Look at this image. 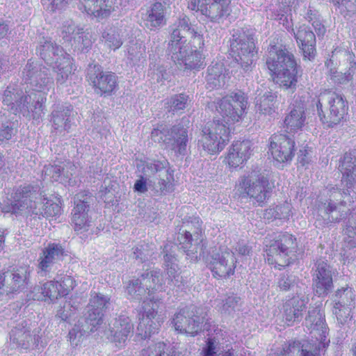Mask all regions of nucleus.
I'll list each match as a JSON object with an SVG mask.
<instances>
[{"label":"nucleus","mask_w":356,"mask_h":356,"mask_svg":"<svg viewBox=\"0 0 356 356\" xmlns=\"http://www.w3.org/2000/svg\"><path fill=\"white\" fill-rule=\"evenodd\" d=\"M127 293L134 299L143 300V313L139 314V323L136 334L145 339L152 334L157 332L161 325L159 318H156L158 309L162 304L161 299L148 296V291L140 278L129 281L127 286Z\"/></svg>","instance_id":"nucleus-1"},{"label":"nucleus","mask_w":356,"mask_h":356,"mask_svg":"<svg viewBox=\"0 0 356 356\" xmlns=\"http://www.w3.org/2000/svg\"><path fill=\"white\" fill-rule=\"evenodd\" d=\"M15 204L13 205L12 212L19 213L23 211L35 216L38 218L41 217L48 218L60 213L59 204L49 200L40 192L38 186L26 185L20 186L16 193Z\"/></svg>","instance_id":"nucleus-2"},{"label":"nucleus","mask_w":356,"mask_h":356,"mask_svg":"<svg viewBox=\"0 0 356 356\" xmlns=\"http://www.w3.org/2000/svg\"><path fill=\"white\" fill-rule=\"evenodd\" d=\"M266 65L275 81L286 89H295L298 83L299 67L292 53L286 49L271 47L268 51Z\"/></svg>","instance_id":"nucleus-3"},{"label":"nucleus","mask_w":356,"mask_h":356,"mask_svg":"<svg viewBox=\"0 0 356 356\" xmlns=\"http://www.w3.org/2000/svg\"><path fill=\"white\" fill-rule=\"evenodd\" d=\"M31 103L32 97L31 95L24 93V91L18 88L8 86L3 94V104L6 106V109L13 114L22 113L23 116L31 118L33 120H38L44 115V102L46 101L44 95H39L36 97V94Z\"/></svg>","instance_id":"nucleus-4"},{"label":"nucleus","mask_w":356,"mask_h":356,"mask_svg":"<svg viewBox=\"0 0 356 356\" xmlns=\"http://www.w3.org/2000/svg\"><path fill=\"white\" fill-rule=\"evenodd\" d=\"M316 108L322 123L326 127H332L345 118L348 105L341 95L332 90L325 89L318 97Z\"/></svg>","instance_id":"nucleus-5"},{"label":"nucleus","mask_w":356,"mask_h":356,"mask_svg":"<svg viewBox=\"0 0 356 356\" xmlns=\"http://www.w3.org/2000/svg\"><path fill=\"white\" fill-rule=\"evenodd\" d=\"M237 192L240 197L252 199L259 206H262L270 196L271 192V186L265 170L256 166L247 175L240 177Z\"/></svg>","instance_id":"nucleus-6"},{"label":"nucleus","mask_w":356,"mask_h":356,"mask_svg":"<svg viewBox=\"0 0 356 356\" xmlns=\"http://www.w3.org/2000/svg\"><path fill=\"white\" fill-rule=\"evenodd\" d=\"M234 31L231 43L232 56L245 71H248L257 54L254 33L248 29Z\"/></svg>","instance_id":"nucleus-7"},{"label":"nucleus","mask_w":356,"mask_h":356,"mask_svg":"<svg viewBox=\"0 0 356 356\" xmlns=\"http://www.w3.org/2000/svg\"><path fill=\"white\" fill-rule=\"evenodd\" d=\"M248 98L241 91L235 92L209 104V107H215L221 119L220 122L230 129L232 124L242 120L244 112L247 108ZM213 120H216L214 118Z\"/></svg>","instance_id":"nucleus-8"},{"label":"nucleus","mask_w":356,"mask_h":356,"mask_svg":"<svg viewBox=\"0 0 356 356\" xmlns=\"http://www.w3.org/2000/svg\"><path fill=\"white\" fill-rule=\"evenodd\" d=\"M266 261L276 268L289 266L298 248L296 238L291 234H280L275 241L266 245Z\"/></svg>","instance_id":"nucleus-9"},{"label":"nucleus","mask_w":356,"mask_h":356,"mask_svg":"<svg viewBox=\"0 0 356 356\" xmlns=\"http://www.w3.org/2000/svg\"><path fill=\"white\" fill-rule=\"evenodd\" d=\"M341 195V191L338 188L332 187L327 191L329 199L321 200L318 206V211L320 214L325 216V222L326 224L330 222H339L343 219L348 218V221L346 223L345 229H343L346 234L349 237H354L356 236V217L354 213L350 212L348 216V209L347 211H339L336 215L333 214L337 209V203L334 200H337V195Z\"/></svg>","instance_id":"nucleus-10"},{"label":"nucleus","mask_w":356,"mask_h":356,"mask_svg":"<svg viewBox=\"0 0 356 356\" xmlns=\"http://www.w3.org/2000/svg\"><path fill=\"white\" fill-rule=\"evenodd\" d=\"M230 131L219 120H213L203 127L198 144L208 153L220 152L229 140Z\"/></svg>","instance_id":"nucleus-11"},{"label":"nucleus","mask_w":356,"mask_h":356,"mask_svg":"<svg viewBox=\"0 0 356 356\" xmlns=\"http://www.w3.org/2000/svg\"><path fill=\"white\" fill-rule=\"evenodd\" d=\"M151 137L154 142L164 143L168 148L176 154L185 155L187 152L188 130L180 124L170 129H154L151 133Z\"/></svg>","instance_id":"nucleus-12"},{"label":"nucleus","mask_w":356,"mask_h":356,"mask_svg":"<svg viewBox=\"0 0 356 356\" xmlns=\"http://www.w3.org/2000/svg\"><path fill=\"white\" fill-rule=\"evenodd\" d=\"M190 219L185 223L188 229L184 231V234L179 233L177 236L179 241L178 248L186 253L188 259L195 261L198 258L197 249L202 242V222L199 217H191Z\"/></svg>","instance_id":"nucleus-13"},{"label":"nucleus","mask_w":356,"mask_h":356,"mask_svg":"<svg viewBox=\"0 0 356 356\" xmlns=\"http://www.w3.org/2000/svg\"><path fill=\"white\" fill-rule=\"evenodd\" d=\"M86 78L96 94L100 96L111 95L118 87L117 76L110 71H104L98 64H90L87 68Z\"/></svg>","instance_id":"nucleus-14"},{"label":"nucleus","mask_w":356,"mask_h":356,"mask_svg":"<svg viewBox=\"0 0 356 356\" xmlns=\"http://www.w3.org/2000/svg\"><path fill=\"white\" fill-rule=\"evenodd\" d=\"M31 270L28 266H22L0 273V297L4 299L10 294L19 293L26 288Z\"/></svg>","instance_id":"nucleus-15"},{"label":"nucleus","mask_w":356,"mask_h":356,"mask_svg":"<svg viewBox=\"0 0 356 356\" xmlns=\"http://www.w3.org/2000/svg\"><path fill=\"white\" fill-rule=\"evenodd\" d=\"M230 0H188V8L200 11L211 22L220 23L230 14Z\"/></svg>","instance_id":"nucleus-16"},{"label":"nucleus","mask_w":356,"mask_h":356,"mask_svg":"<svg viewBox=\"0 0 356 356\" xmlns=\"http://www.w3.org/2000/svg\"><path fill=\"white\" fill-rule=\"evenodd\" d=\"M94 201L91 193L87 191L78 193L74 197V207L72 212V222L77 233L87 232L92 226L91 218L88 216L90 204Z\"/></svg>","instance_id":"nucleus-17"},{"label":"nucleus","mask_w":356,"mask_h":356,"mask_svg":"<svg viewBox=\"0 0 356 356\" xmlns=\"http://www.w3.org/2000/svg\"><path fill=\"white\" fill-rule=\"evenodd\" d=\"M23 78L35 90L44 94L54 86V79L49 68L38 62L28 61L23 71Z\"/></svg>","instance_id":"nucleus-18"},{"label":"nucleus","mask_w":356,"mask_h":356,"mask_svg":"<svg viewBox=\"0 0 356 356\" xmlns=\"http://www.w3.org/2000/svg\"><path fill=\"white\" fill-rule=\"evenodd\" d=\"M236 263L234 253L222 247L211 255L209 268L214 277L225 278L234 274Z\"/></svg>","instance_id":"nucleus-19"},{"label":"nucleus","mask_w":356,"mask_h":356,"mask_svg":"<svg viewBox=\"0 0 356 356\" xmlns=\"http://www.w3.org/2000/svg\"><path fill=\"white\" fill-rule=\"evenodd\" d=\"M333 271L325 261L318 260L312 274V288L318 296H327L333 288Z\"/></svg>","instance_id":"nucleus-20"},{"label":"nucleus","mask_w":356,"mask_h":356,"mask_svg":"<svg viewBox=\"0 0 356 356\" xmlns=\"http://www.w3.org/2000/svg\"><path fill=\"white\" fill-rule=\"evenodd\" d=\"M295 142L282 134H274L270 138L269 151L277 162H291L294 156Z\"/></svg>","instance_id":"nucleus-21"},{"label":"nucleus","mask_w":356,"mask_h":356,"mask_svg":"<svg viewBox=\"0 0 356 356\" xmlns=\"http://www.w3.org/2000/svg\"><path fill=\"white\" fill-rule=\"evenodd\" d=\"M327 348L326 341H312L302 344L293 341L280 356H324Z\"/></svg>","instance_id":"nucleus-22"},{"label":"nucleus","mask_w":356,"mask_h":356,"mask_svg":"<svg viewBox=\"0 0 356 356\" xmlns=\"http://www.w3.org/2000/svg\"><path fill=\"white\" fill-rule=\"evenodd\" d=\"M40 339L38 332L31 331L26 321L22 322L10 332V342L24 349L38 346Z\"/></svg>","instance_id":"nucleus-23"},{"label":"nucleus","mask_w":356,"mask_h":356,"mask_svg":"<svg viewBox=\"0 0 356 356\" xmlns=\"http://www.w3.org/2000/svg\"><path fill=\"white\" fill-rule=\"evenodd\" d=\"M338 168L342 174L341 183L346 188L342 193L344 195H350L349 189L356 184V152H346L339 159Z\"/></svg>","instance_id":"nucleus-24"},{"label":"nucleus","mask_w":356,"mask_h":356,"mask_svg":"<svg viewBox=\"0 0 356 356\" xmlns=\"http://www.w3.org/2000/svg\"><path fill=\"white\" fill-rule=\"evenodd\" d=\"M309 298L301 294L293 296L283 305V318L288 325L302 320Z\"/></svg>","instance_id":"nucleus-25"},{"label":"nucleus","mask_w":356,"mask_h":356,"mask_svg":"<svg viewBox=\"0 0 356 356\" xmlns=\"http://www.w3.org/2000/svg\"><path fill=\"white\" fill-rule=\"evenodd\" d=\"M65 255V250L60 244L49 243L40 254L38 267L42 273L50 272L55 264L63 259Z\"/></svg>","instance_id":"nucleus-26"},{"label":"nucleus","mask_w":356,"mask_h":356,"mask_svg":"<svg viewBox=\"0 0 356 356\" xmlns=\"http://www.w3.org/2000/svg\"><path fill=\"white\" fill-rule=\"evenodd\" d=\"M133 332L134 325L131 319L125 316H120L110 327L109 338L116 346L122 347Z\"/></svg>","instance_id":"nucleus-27"},{"label":"nucleus","mask_w":356,"mask_h":356,"mask_svg":"<svg viewBox=\"0 0 356 356\" xmlns=\"http://www.w3.org/2000/svg\"><path fill=\"white\" fill-rule=\"evenodd\" d=\"M305 325L311 330V333L316 332L314 334L316 338L314 341H326L327 346H329L330 340L326 338L327 328L325 323L324 314L321 312L319 307L309 309L305 318Z\"/></svg>","instance_id":"nucleus-28"},{"label":"nucleus","mask_w":356,"mask_h":356,"mask_svg":"<svg viewBox=\"0 0 356 356\" xmlns=\"http://www.w3.org/2000/svg\"><path fill=\"white\" fill-rule=\"evenodd\" d=\"M78 8L81 12L99 19L108 17L115 10L112 0H79Z\"/></svg>","instance_id":"nucleus-29"},{"label":"nucleus","mask_w":356,"mask_h":356,"mask_svg":"<svg viewBox=\"0 0 356 356\" xmlns=\"http://www.w3.org/2000/svg\"><path fill=\"white\" fill-rule=\"evenodd\" d=\"M294 37L305 58L312 60L315 56L316 36L309 27L303 24L293 32Z\"/></svg>","instance_id":"nucleus-30"},{"label":"nucleus","mask_w":356,"mask_h":356,"mask_svg":"<svg viewBox=\"0 0 356 356\" xmlns=\"http://www.w3.org/2000/svg\"><path fill=\"white\" fill-rule=\"evenodd\" d=\"M37 53L42 60L49 65L61 60V58L65 57V56H69L63 51L62 47L49 38H42L40 40L37 47Z\"/></svg>","instance_id":"nucleus-31"},{"label":"nucleus","mask_w":356,"mask_h":356,"mask_svg":"<svg viewBox=\"0 0 356 356\" xmlns=\"http://www.w3.org/2000/svg\"><path fill=\"white\" fill-rule=\"evenodd\" d=\"M251 147L250 140L236 141L233 143L226 158L229 165L237 168L247 161L251 154Z\"/></svg>","instance_id":"nucleus-32"},{"label":"nucleus","mask_w":356,"mask_h":356,"mask_svg":"<svg viewBox=\"0 0 356 356\" xmlns=\"http://www.w3.org/2000/svg\"><path fill=\"white\" fill-rule=\"evenodd\" d=\"M170 40L186 41L188 36L197 38L199 41L202 40L200 35L192 26L189 18L184 15L173 23L170 26Z\"/></svg>","instance_id":"nucleus-33"},{"label":"nucleus","mask_w":356,"mask_h":356,"mask_svg":"<svg viewBox=\"0 0 356 356\" xmlns=\"http://www.w3.org/2000/svg\"><path fill=\"white\" fill-rule=\"evenodd\" d=\"M168 162L164 159L163 161H156L154 162H147L143 168V173L146 177L154 175L155 173H163V177H160L159 184H160V191L161 192L167 191V186L170 182L171 175L167 169Z\"/></svg>","instance_id":"nucleus-34"},{"label":"nucleus","mask_w":356,"mask_h":356,"mask_svg":"<svg viewBox=\"0 0 356 356\" xmlns=\"http://www.w3.org/2000/svg\"><path fill=\"white\" fill-rule=\"evenodd\" d=\"M166 7L161 2H156L147 10L145 18V26L150 30L163 26L165 24L166 20L165 14Z\"/></svg>","instance_id":"nucleus-35"},{"label":"nucleus","mask_w":356,"mask_h":356,"mask_svg":"<svg viewBox=\"0 0 356 356\" xmlns=\"http://www.w3.org/2000/svg\"><path fill=\"white\" fill-rule=\"evenodd\" d=\"M227 70L221 63H216L210 65L206 76L207 86L210 90L218 88L225 84Z\"/></svg>","instance_id":"nucleus-36"},{"label":"nucleus","mask_w":356,"mask_h":356,"mask_svg":"<svg viewBox=\"0 0 356 356\" xmlns=\"http://www.w3.org/2000/svg\"><path fill=\"white\" fill-rule=\"evenodd\" d=\"M32 294V298L37 300H42L45 298H48L50 300L54 301L62 296L58 282L54 280L47 282L42 286H35Z\"/></svg>","instance_id":"nucleus-37"},{"label":"nucleus","mask_w":356,"mask_h":356,"mask_svg":"<svg viewBox=\"0 0 356 356\" xmlns=\"http://www.w3.org/2000/svg\"><path fill=\"white\" fill-rule=\"evenodd\" d=\"M191 46L186 41L170 40L168 47V55L178 66L182 67L184 60L189 54Z\"/></svg>","instance_id":"nucleus-38"},{"label":"nucleus","mask_w":356,"mask_h":356,"mask_svg":"<svg viewBox=\"0 0 356 356\" xmlns=\"http://www.w3.org/2000/svg\"><path fill=\"white\" fill-rule=\"evenodd\" d=\"M71 112L72 109L69 107L52 112V127L56 134L64 135L69 131L71 128Z\"/></svg>","instance_id":"nucleus-39"},{"label":"nucleus","mask_w":356,"mask_h":356,"mask_svg":"<svg viewBox=\"0 0 356 356\" xmlns=\"http://www.w3.org/2000/svg\"><path fill=\"white\" fill-rule=\"evenodd\" d=\"M195 306L186 307L177 312L172 319L171 323L174 326L175 330L180 333H185L186 330H191L193 327L187 324L189 318L194 316L195 313Z\"/></svg>","instance_id":"nucleus-40"},{"label":"nucleus","mask_w":356,"mask_h":356,"mask_svg":"<svg viewBox=\"0 0 356 356\" xmlns=\"http://www.w3.org/2000/svg\"><path fill=\"white\" fill-rule=\"evenodd\" d=\"M277 95L271 91H266L255 98V108L257 113L271 115L275 112Z\"/></svg>","instance_id":"nucleus-41"},{"label":"nucleus","mask_w":356,"mask_h":356,"mask_svg":"<svg viewBox=\"0 0 356 356\" xmlns=\"http://www.w3.org/2000/svg\"><path fill=\"white\" fill-rule=\"evenodd\" d=\"M305 111L302 106L293 108L285 118L284 124L287 132H294L300 129L305 122Z\"/></svg>","instance_id":"nucleus-42"},{"label":"nucleus","mask_w":356,"mask_h":356,"mask_svg":"<svg viewBox=\"0 0 356 356\" xmlns=\"http://www.w3.org/2000/svg\"><path fill=\"white\" fill-rule=\"evenodd\" d=\"M277 285L282 291H292L297 295L301 294V286L302 283L300 282L299 279L292 274H281L277 278Z\"/></svg>","instance_id":"nucleus-43"},{"label":"nucleus","mask_w":356,"mask_h":356,"mask_svg":"<svg viewBox=\"0 0 356 356\" xmlns=\"http://www.w3.org/2000/svg\"><path fill=\"white\" fill-rule=\"evenodd\" d=\"M54 64L55 65L54 66V70L56 73V79L57 83H65L72 70V61L70 55L62 57L61 60H58Z\"/></svg>","instance_id":"nucleus-44"},{"label":"nucleus","mask_w":356,"mask_h":356,"mask_svg":"<svg viewBox=\"0 0 356 356\" xmlns=\"http://www.w3.org/2000/svg\"><path fill=\"white\" fill-rule=\"evenodd\" d=\"M334 302V307H354L355 295L353 289L349 287L339 289L336 292Z\"/></svg>","instance_id":"nucleus-45"},{"label":"nucleus","mask_w":356,"mask_h":356,"mask_svg":"<svg viewBox=\"0 0 356 356\" xmlns=\"http://www.w3.org/2000/svg\"><path fill=\"white\" fill-rule=\"evenodd\" d=\"M191 102L189 96L185 94H179L172 96L165 103V107L168 112H178L184 110Z\"/></svg>","instance_id":"nucleus-46"},{"label":"nucleus","mask_w":356,"mask_h":356,"mask_svg":"<svg viewBox=\"0 0 356 356\" xmlns=\"http://www.w3.org/2000/svg\"><path fill=\"white\" fill-rule=\"evenodd\" d=\"M194 311H195L194 316L189 318V321L187 323L188 325L192 326L193 328L186 332V334L193 337L197 335L202 330V324L207 321V313L202 309L195 307Z\"/></svg>","instance_id":"nucleus-47"},{"label":"nucleus","mask_w":356,"mask_h":356,"mask_svg":"<svg viewBox=\"0 0 356 356\" xmlns=\"http://www.w3.org/2000/svg\"><path fill=\"white\" fill-rule=\"evenodd\" d=\"M102 38L104 45L114 51L119 49L123 43L118 30L115 28L106 29L102 34Z\"/></svg>","instance_id":"nucleus-48"},{"label":"nucleus","mask_w":356,"mask_h":356,"mask_svg":"<svg viewBox=\"0 0 356 356\" xmlns=\"http://www.w3.org/2000/svg\"><path fill=\"white\" fill-rule=\"evenodd\" d=\"M104 314L92 308H88L87 316L85 318L80 319L81 322L93 332L103 322Z\"/></svg>","instance_id":"nucleus-49"},{"label":"nucleus","mask_w":356,"mask_h":356,"mask_svg":"<svg viewBox=\"0 0 356 356\" xmlns=\"http://www.w3.org/2000/svg\"><path fill=\"white\" fill-rule=\"evenodd\" d=\"M110 304L109 297L100 293L94 292L91 293L88 308H92V309H96L104 314Z\"/></svg>","instance_id":"nucleus-50"},{"label":"nucleus","mask_w":356,"mask_h":356,"mask_svg":"<svg viewBox=\"0 0 356 356\" xmlns=\"http://www.w3.org/2000/svg\"><path fill=\"white\" fill-rule=\"evenodd\" d=\"M204 58L199 51L191 48L189 54L184 60L182 67H184L185 69L198 70L204 67Z\"/></svg>","instance_id":"nucleus-51"},{"label":"nucleus","mask_w":356,"mask_h":356,"mask_svg":"<svg viewBox=\"0 0 356 356\" xmlns=\"http://www.w3.org/2000/svg\"><path fill=\"white\" fill-rule=\"evenodd\" d=\"M89 332H92L79 320L68 334L72 346H77L82 341L83 336Z\"/></svg>","instance_id":"nucleus-52"},{"label":"nucleus","mask_w":356,"mask_h":356,"mask_svg":"<svg viewBox=\"0 0 356 356\" xmlns=\"http://www.w3.org/2000/svg\"><path fill=\"white\" fill-rule=\"evenodd\" d=\"M60 29L61 36L67 41H70L72 39L76 40L77 35L83 33V29L76 26L71 19L64 22Z\"/></svg>","instance_id":"nucleus-53"},{"label":"nucleus","mask_w":356,"mask_h":356,"mask_svg":"<svg viewBox=\"0 0 356 356\" xmlns=\"http://www.w3.org/2000/svg\"><path fill=\"white\" fill-rule=\"evenodd\" d=\"M338 56H346V61L349 63V69L350 68V70H353L355 71L356 64L355 54L345 49L337 48L332 51L331 58L329 61L325 63L327 67H330V64L334 65V62L337 61L338 59Z\"/></svg>","instance_id":"nucleus-54"},{"label":"nucleus","mask_w":356,"mask_h":356,"mask_svg":"<svg viewBox=\"0 0 356 356\" xmlns=\"http://www.w3.org/2000/svg\"><path fill=\"white\" fill-rule=\"evenodd\" d=\"M152 282L148 288V296L152 297L154 291H163L165 290V280L162 273L159 269L151 270Z\"/></svg>","instance_id":"nucleus-55"},{"label":"nucleus","mask_w":356,"mask_h":356,"mask_svg":"<svg viewBox=\"0 0 356 356\" xmlns=\"http://www.w3.org/2000/svg\"><path fill=\"white\" fill-rule=\"evenodd\" d=\"M333 65L330 64V70H329V75L330 76V79L337 85H344L347 84L349 81L353 79L354 70L348 69V70L345 72H337L334 67H332Z\"/></svg>","instance_id":"nucleus-56"},{"label":"nucleus","mask_w":356,"mask_h":356,"mask_svg":"<svg viewBox=\"0 0 356 356\" xmlns=\"http://www.w3.org/2000/svg\"><path fill=\"white\" fill-rule=\"evenodd\" d=\"M353 307H334V314L336 315L337 322L341 326L346 325L350 327L353 324L351 310Z\"/></svg>","instance_id":"nucleus-57"},{"label":"nucleus","mask_w":356,"mask_h":356,"mask_svg":"<svg viewBox=\"0 0 356 356\" xmlns=\"http://www.w3.org/2000/svg\"><path fill=\"white\" fill-rule=\"evenodd\" d=\"M166 344L162 341L151 342L142 350L141 356H165Z\"/></svg>","instance_id":"nucleus-58"},{"label":"nucleus","mask_w":356,"mask_h":356,"mask_svg":"<svg viewBox=\"0 0 356 356\" xmlns=\"http://www.w3.org/2000/svg\"><path fill=\"white\" fill-rule=\"evenodd\" d=\"M64 168L61 165H47L44 167L42 173L44 179L51 181H58L63 173Z\"/></svg>","instance_id":"nucleus-59"},{"label":"nucleus","mask_w":356,"mask_h":356,"mask_svg":"<svg viewBox=\"0 0 356 356\" xmlns=\"http://www.w3.org/2000/svg\"><path fill=\"white\" fill-rule=\"evenodd\" d=\"M164 266L169 280L176 274L180 273L177 259L171 254L166 253L164 255Z\"/></svg>","instance_id":"nucleus-60"},{"label":"nucleus","mask_w":356,"mask_h":356,"mask_svg":"<svg viewBox=\"0 0 356 356\" xmlns=\"http://www.w3.org/2000/svg\"><path fill=\"white\" fill-rule=\"evenodd\" d=\"M145 47L141 44L134 43L128 49V58L134 63L138 62L145 56Z\"/></svg>","instance_id":"nucleus-61"},{"label":"nucleus","mask_w":356,"mask_h":356,"mask_svg":"<svg viewBox=\"0 0 356 356\" xmlns=\"http://www.w3.org/2000/svg\"><path fill=\"white\" fill-rule=\"evenodd\" d=\"M240 301V298L236 296H230L222 300V312L231 313L234 311Z\"/></svg>","instance_id":"nucleus-62"},{"label":"nucleus","mask_w":356,"mask_h":356,"mask_svg":"<svg viewBox=\"0 0 356 356\" xmlns=\"http://www.w3.org/2000/svg\"><path fill=\"white\" fill-rule=\"evenodd\" d=\"M15 134L14 128L10 122L0 124V142L11 139Z\"/></svg>","instance_id":"nucleus-63"},{"label":"nucleus","mask_w":356,"mask_h":356,"mask_svg":"<svg viewBox=\"0 0 356 356\" xmlns=\"http://www.w3.org/2000/svg\"><path fill=\"white\" fill-rule=\"evenodd\" d=\"M216 346L217 343L214 339H208L206 344L202 347L200 356H218Z\"/></svg>","instance_id":"nucleus-64"}]
</instances>
